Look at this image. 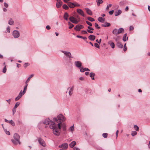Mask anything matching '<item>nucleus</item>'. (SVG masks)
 I'll list each match as a JSON object with an SVG mask.
<instances>
[{
    "label": "nucleus",
    "instance_id": "obj_28",
    "mask_svg": "<svg viewBox=\"0 0 150 150\" xmlns=\"http://www.w3.org/2000/svg\"><path fill=\"white\" fill-rule=\"evenodd\" d=\"M127 39L128 37H127V34L126 33L124 35L122 40L125 42L127 40Z\"/></svg>",
    "mask_w": 150,
    "mask_h": 150
},
{
    "label": "nucleus",
    "instance_id": "obj_20",
    "mask_svg": "<svg viewBox=\"0 0 150 150\" xmlns=\"http://www.w3.org/2000/svg\"><path fill=\"white\" fill-rule=\"evenodd\" d=\"M89 39L91 40H94L95 39V36L94 35H91L88 36Z\"/></svg>",
    "mask_w": 150,
    "mask_h": 150
},
{
    "label": "nucleus",
    "instance_id": "obj_19",
    "mask_svg": "<svg viewBox=\"0 0 150 150\" xmlns=\"http://www.w3.org/2000/svg\"><path fill=\"white\" fill-rule=\"evenodd\" d=\"M122 13V11L120 10H118L117 11H115V16H117Z\"/></svg>",
    "mask_w": 150,
    "mask_h": 150
},
{
    "label": "nucleus",
    "instance_id": "obj_58",
    "mask_svg": "<svg viewBox=\"0 0 150 150\" xmlns=\"http://www.w3.org/2000/svg\"><path fill=\"white\" fill-rule=\"evenodd\" d=\"M88 29H89L91 30V31L93 30H94V29L93 28L90 27L89 26H88Z\"/></svg>",
    "mask_w": 150,
    "mask_h": 150
},
{
    "label": "nucleus",
    "instance_id": "obj_13",
    "mask_svg": "<svg viewBox=\"0 0 150 150\" xmlns=\"http://www.w3.org/2000/svg\"><path fill=\"white\" fill-rule=\"evenodd\" d=\"M62 2L60 0H57L56 6L57 8H59L62 5Z\"/></svg>",
    "mask_w": 150,
    "mask_h": 150
},
{
    "label": "nucleus",
    "instance_id": "obj_43",
    "mask_svg": "<svg viewBox=\"0 0 150 150\" xmlns=\"http://www.w3.org/2000/svg\"><path fill=\"white\" fill-rule=\"evenodd\" d=\"M134 128L135 130L137 131H138L139 130V127L136 125L134 126Z\"/></svg>",
    "mask_w": 150,
    "mask_h": 150
},
{
    "label": "nucleus",
    "instance_id": "obj_22",
    "mask_svg": "<svg viewBox=\"0 0 150 150\" xmlns=\"http://www.w3.org/2000/svg\"><path fill=\"white\" fill-rule=\"evenodd\" d=\"M117 46L120 48H122L123 47V45L122 44V43L119 42H117Z\"/></svg>",
    "mask_w": 150,
    "mask_h": 150
},
{
    "label": "nucleus",
    "instance_id": "obj_33",
    "mask_svg": "<svg viewBox=\"0 0 150 150\" xmlns=\"http://www.w3.org/2000/svg\"><path fill=\"white\" fill-rule=\"evenodd\" d=\"M68 25H69V29H71L74 26V25H73L70 22H68Z\"/></svg>",
    "mask_w": 150,
    "mask_h": 150
},
{
    "label": "nucleus",
    "instance_id": "obj_49",
    "mask_svg": "<svg viewBox=\"0 0 150 150\" xmlns=\"http://www.w3.org/2000/svg\"><path fill=\"white\" fill-rule=\"evenodd\" d=\"M12 111L13 112V115L16 112V108H13L12 109Z\"/></svg>",
    "mask_w": 150,
    "mask_h": 150
},
{
    "label": "nucleus",
    "instance_id": "obj_15",
    "mask_svg": "<svg viewBox=\"0 0 150 150\" xmlns=\"http://www.w3.org/2000/svg\"><path fill=\"white\" fill-rule=\"evenodd\" d=\"M22 91H20V93H19L18 96L15 98V100L16 101L19 100L22 97Z\"/></svg>",
    "mask_w": 150,
    "mask_h": 150
},
{
    "label": "nucleus",
    "instance_id": "obj_59",
    "mask_svg": "<svg viewBox=\"0 0 150 150\" xmlns=\"http://www.w3.org/2000/svg\"><path fill=\"white\" fill-rule=\"evenodd\" d=\"M114 12V10H112L111 11H110L109 12V14H110V15H112L113 14V13Z\"/></svg>",
    "mask_w": 150,
    "mask_h": 150
},
{
    "label": "nucleus",
    "instance_id": "obj_63",
    "mask_svg": "<svg viewBox=\"0 0 150 150\" xmlns=\"http://www.w3.org/2000/svg\"><path fill=\"white\" fill-rule=\"evenodd\" d=\"M79 79L81 81H83L84 80V78L83 77H80L79 78Z\"/></svg>",
    "mask_w": 150,
    "mask_h": 150
},
{
    "label": "nucleus",
    "instance_id": "obj_45",
    "mask_svg": "<svg viewBox=\"0 0 150 150\" xmlns=\"http://www.w3.org/2000/svg\"><path fill=\"white\" fill-rule=\"evenodd\" d=\"M94 45L95 47H97L98 48H100V46H99V45L97 43H94Z\"/></svg>",
    "mask_w": 150,
    "mask_h": 150
},
{
    "label": "nucleus",
    "instance_id": "obj_52",
    "mask_svg": "<svg viewBox=\"0 0 150 150\" xmlns=\"http://www.w3.org/2000/svg\"><path fill=\"white\" fill-rule=\"evenodd\" d=\"M81 33L82 34H85L87 33V32L85 30H82L81 32Z\"/></svg>",
    "mask_w": 150,
    "mask_h": 150
},
{
    "label": "nucleus",
    "instance_id": "obj_1",
    "mask_svg": "<svg viewBox=\"0 0 150 150\" xmlns=\"http://www.w3.org/2000/svg\"><path fill=\"white\" fill-rule=\"evenodd\" d=\"M50 128L52 129V132L54 135L57 136L59 135L61 128L60 123H58L57 125L55 123H52V124L50 125Z\"/></svg>",
    "mask_w": 150,
    "mask_h": 150
},
{
    "label": "nucleus",
    "instance_id": "obj_25",
    "mask_svg": "<svg viewBox=\"0 0 150 150\" xmlns=\"http://www.w3.org/2000/svg\"><path fill=\"white\" fill-rule=\"evenodd\" d=\"M8 23L10 25L13 24L14 21L11 18H10L8 22Z\"/></svg>",
    "mask_w": 150,
    "mask_h": 150
},
{
    "label": "nucleus",
    "instance_id": "obj_53",
    "mask_svg": "<svg viewBox=\"0 0 150 150\" xmlns=\"http://www.w3.org/2000/svg\"><path fill=\"white\" fill-rule=\"evenodd\" d=\"M4 6L6 8H7L8 6V4L6 2L4 3Z\"/></svg>",
    "mask_w": 150,
    "mask_h": 150
},
{
    "label": "nucleus",
    "instance_id": "obj_41",
    "mask_svg": "<svg viewBox=\"0 0 150 150\" xmlns=\"http://www.w3.org/2000/svg\"><path fill=\"white\" fill-rule=\"evenodd\" d=\"M137 134V132L136 131H133L132 132L131 135L132 136H134Z\"/></svg>",
    "mask_w": 150,
    "mask_h": 150
},
{
    "label": "nucleus",
    "instance_id": "obj_11",
    "mask_svg": "<svg viewBox=\"0 0 150 150\" xmlns=\"http://www.w3.org/2000/svg\"><path fill=\"white\" fill-rule=\"evenodd\" d=\"M83 26L82 25H77L74 27V29L76 31H79L81 29L83 28Z\"/></svg>",
    "mask_w": 150,
    "mask_h": 150
},
{
    "label": "nucleus",
    "instance_id": "obj_40",
    "mask_svg": "<svg viewBox=\"0 0 150 150\" xmlns=\"http://www.w3.org/2000/svg\"><path fill=\"white\" fill-rule=\"evenodd\" d=\"M95 73H94L91 72L90 74L89 75L90 76L91 78L94 77L95 76Z\"/></svg>",
    "mask_w": 150,
    "mask_h": 150
},
{
    "label": "nucleus",
    "instance_id": "obj_54",
    "mask_svg": "<svg viewBox=\"0 0 150 150\" xmlns=\"http://www.w3.org/2000/svg\"><path fill=\"white\" fill-rule=\"evenodd\" d=\"M87 32L89 33H93V32L91 30L89 29H87Z\"/></svg>",
    "mask_w": 150,
    "mask_h": 150
},
{
    "label": "nucleus",
    "instance_id": "obj_51",
    "mask_svg": "<svg viewBox=\"0 0 150 150\" xmlns=\"http://www.w3.org/2000/svg\"><path fill=\"white\" fill-rule=\"evenodd\" d=\"M95 27L98 29H99L100 28V27L98 26V25L96 23H95Z\"/></svg>",
    "mask_w": 150,
    "mask_h": 150
},
{
    "label": "nucleus",
    "instance_id": "obj_18",
    "mask_svg": "<svg viewBox=\"0 0 150 150\" xmlns=\"http://www.w3.org/2000/svg\"><path fill=\"white\" fill-rule=\"evenodd\" d=\"M76 145V142L75 141H72L69 144V146L71 148H73Z\"/></svg>",
    "mask_w": 150,
    "mask_h": 150
},
{
    "label": "nucleus",
    "instance_id": "obj_12",
    "mask_svg": "<svg viewBox=\"0 0 150 150\" xmlns=\"http://www.w3.org/2000/svg\"><path fill=\"white\" fill-rule=\"evenodd\" d=\"M68 146V144L67 143H65L62 144L61 145H59V147L60 148H62L64 149H66L67 148Z\"/></svg>",
    "mask_w": 150,
    "mask_h": 150
},
{
    "label": "nucleus",
    "instance_id": "obj_30",
    "mask_svg": "<svg viewBox=\"0 0 150 150\" xmlns=\"http://www.w3.org/2000/svg\"><path fill=\"white\" fill-rule=\"evenodd\" d=\"M98 20L100 22L103 23L104 21V19L101 17H99L98 18Z\"/></svg>",
    "mask_w": 150,
    "mask_h": 150
},
{
    "label": "nucleus",
    "instance_id": "obj_4",
    "mask_svg": "<svg viewBox=\"0 0 150 150\" xmlns=\"http://www.w3.org/2000/svg\"><path fill=\"white\" fill-rule=\"evenodd\" d=\"M124 31V30L122 28H120L118 30L115 28L112 31V33L114 34L117 35L118 34L121 33Z\"/></svg>",
    "mask_w": 150,
    "mask_h": 150
},
{
    "label": "nucleus",
    "instance_id": "obj_6",
    "mask_svg": "<svg viewBox=\"0 0 150 150\" xmlns=\"http://www.w3.org/2000/svg\"><path fill=\"white\" fill-rule=\"evenodd\" d=\"M38 140L39 144L42 146L45 147L46 146V144L45 141L40 138H38Z\"/></svg>",
    "mask_w": 150,
    "mask_h": 150
},
{
    "label": "nucleus",
    "instance_id": "obj_47",
    "mask_svg": "<svg viewBox=\"0 0 150 150\" xmlns=\"http://www.w3.org/2000/svg\"><path fill=\"white\" fill-rule=\"evenodd\" d=\"M86 23L87 24H88V25H89V26H91L92 25V23H90V22H89L88 21H86Z\"/></svg>",
    "mask_w": 150,
    "mask_h": 150
},
{
    "label": "nucleus",
    "instance_id": "obj_60",
    "mask_svg": "<svg viewBox=\"0 0 150 150\" xmlns=\"http://www.w3.org/2000/svg\"><path fill=\"white\" fill-rule=\"evenodd\" d=\"M73 149L74 150H80L79 149L78 147H75Z\"/></svg>",
    "mask_w": 150,
    "mask_h": 150
},
{
    "label": "nucleus",
    "instance_id": "obj_31",
    "mask_svg": "<svg viewBox=\"0 0 150 150\" xmlns=\"http://www.w3.org/2000/svg\"><path fill=\"white\" fill-rule=\"evenodd\" d=\"M62 129L64 132H66V125L65 124L62 125Z\"/></svg>",
    "mask_w": 150,
    "mask_h": 150
},
{
    "label": "nucleus",
    "instance_id": "obj_35",
    "mask_svg": "<svg viewBox=\"0 0 150 150\" xmlns=\"http://www.w3.org/2000/svg\"><path fill=\"white\" fill-rule=\"evenodd\" d=\"M4 132H5V133L7 135H10V132L8 131H7L6 129H5L4 128Z\"/></svg>",
    "mask_w": 150,
    "mask_h": 150
},
{
    "label": "nucleus",
    "instance_id": "obj_39",
    "mask_svg": "<svg viewBox=\"0 0 150 150\" xmlns=\"http://www.w3.org/2000/svg\"><path fill=\"white\" fill-rule=\"evenodd\" d=\"M85 68L83 67H80V71L81 72H84L85 71V70L84 69Z\"/></svg>",
    "mask_w": 150,
    "mask_h": 150
},
{
    "label": "nucleus",
    "instance_id": "obj_32",
    "mask_svg": "<svg viewBox=\"0 0 150 150\" xmlns=\"http://www.w3.org/2000/svg\"><path fill=\"white\" fill-rule=\"evenodd\" d=\"M9 123L13 126H15V123L12 120L9 121Z\"/></svg>",
    "mask_w": 150,
    "mask_h": 150
},
{
    "label": "nucleus",
    "instance_id": "obj_26",
    "mask_svg": "<svg viewBox=\"0 0 150 150\" xmlns=\"http://www.w3.org/2000/svg\"><path fill=\"white\" fill-rule=\"evenodd\" d=\"M96 2L98 6H99L103 2L102 0H96Z\"/></svg>",
    "mask_w": 150,
    "mask_h": 150
},
{
    "label": "nucleus",
    "instance_id": "obj_7",
    "mask_svg": "<svg viewBox=\"0 0 150 150\" xmlns=\"http://www.w3.org/2000/svg\"><path fill=\"white\" fill-rule=\"evenodd\" d=\"M52 123H54V122L53 121H50V120L49 118L46 119L43 122V123L44 124L48 125L50 128V125H51V124H52Z\"/></svg>",
    "mask_w": 150,
    "mask_h": 150
},
{
    "label": "nucleus",
    "instance_id": "obj_14",
    "mask_svg": "<svg viewBox=\"0 0 150 150\" xmlns=\"http://www.w3.org/2000/svg\"><path fill=\"white\" fill-rule=\"evenodd\" d=\"M74 87L72 86L71 88L69 87L67 89V90H69V93L70 96H71L73 93V91L74 90Z\"/></svg>",
    "mask_w": 150,
    "mask_h": 150
},
{
    "label": "nucleus",
    "instance_id": "obj_23",
    "mask_svg": "<svg viewBox=\"0 0 150 150\" xmlns=\"http://www.w3.org/2000/svg\"><path fill=\"white\" fill-rule=\"evenodd\" d=\"M34 76V74H32L30 75L29 77L27 79V80L25 81V83L27 84L30 81V79Z\"/></svg>",
    "mask_w": 150,
    "mask_h": 150
},
{
    "label": "nucleus",
    "instance_id": "obj_37",
    "mask_svg": "<svg viewBox=\"0 0 150 150\" xmlns=\"http://www.w3.org/2000/svg\"><path fill=\"white\" fill-rule=\"evenodd\" d=\"M28 85L27 84H26L25 85V86L24 88V90L23 91V94H24V93H25V91L27 89V86H28Z\"/></svg>",
    "mask_w": 150,
    "mask_h": 150
},
{
    "label": "nucleus",
    "instance_id": "obj_34",
    "mask_svg": "<svg viewBox=\"0 0 150 150\" xmlns=\"http://www.w3.org/2000/svg\"><path fill=\"white\" fill-rule=\"evenodd\" d=\"M20 104V103L19 102H17L15 104L14 108L16 109L18 106Z\"/></svg>",
    "mask_w": 150,
    "mask_h": 150
},
{
    "label": "nucleus",
    "instance_id": "obj_61",
    "mask_svg": "<svg viewBox=\"0 0 150 150\" xmlns=\"http://www.w3.org/2000/svg\"><path fill=\"white\" fill-rule=\"evenodd\" d=\"M28 63H25L24 66V67H25V68H26L27 67V66H28Z\"/></svg>",
    "mask_w": 150,
    "mask_h": 150
},
{
    "label": "nucleus",
    "instance_id": "obj_57",
    "mask_svg": "<svg viewBox=\"0 0 150 150\" xmlns=\"http://www.w3.org/2000/svg\"><path fill=\"white\" fill-rule=\"evenodd\" d=\"M74 4L75 5V6L78 7V6H80L79 4L77 3H74Z\"/></svg>",
    "mask_w": 150,
    "mask_h": 150
},
{
    "label": "nucleus",
    "instance_id": "obj_56",
    "mask_svg": "<svg viewBox=\"0 0 150 150\" xmlns=\"http://www.w3.org/2000/svg\"><path fill=\"white\" fill-rule=\"evenodd\" d=\"M10 28L9 26L7 28V30L8 33L10 32Z\"/></svg>",
    "mask_w": 150,
    "mask_h": 150
},
{
    "label": "nucleus",
    "instance_id": "obj_3",
    "mask_svg": "<svg viewBox=\"0 0 150 150\" xmlns=\"http://www.w3.org/2000/svg\"><path fill=\"white\" fill-rule=\"evenodd\" d=\"M66 118L64 117L62 114H59L57 117V118H54L53 120L54 121H56L58 122H60L59 123L61 124V122H64Z\"/></svg>",
    "mask_w": 150,
    "mask_h": 150
},
{
    "label": "nucleus",
    "instance_id": "obj_46",
    "mask_svg": "<svg viewBox=\"0 0 150 150\" xmlns=\"http://www.w3.org/2000/svg\"><path fill=\"white\" fill-rule=\"evenodd\" d=\"M125 1H120V5L122 6L124 5L125 4Z\"/></svg>",
    "mask_w": 150,
    "mask_h": 150
},
{
    "label": "nucleus",
    "instance_id": "obj_10",
    "mask_svg": "<svg viewBox=\"0 0 150 150\" xmlns=\"http://www.w3.org/2000/svg\"><path fill=\"white\" fill-rule=\"evenodd\" d=\"M74 64L77 67L80 68L82 66V63L79 61H76Z\"/></svg>",
    "mask_w": 150,
    "mask_h": 150
},
{
    "label": "nucleus",
    "instance_id": "obj_5",
    "mask_svg": "<svg viewBox=\"0 0 150 150\" xmlns=\"http://www.w3.org/2000/svg\"><path fill=\"white\" fill-rule=\"evenodd\" d=\"M12 35L14 38H17L20 36V33L18 31L14 30L13 32Z\"/></svg>",
    "mask_w": 150,
    "mask_h": 150
},
{
    "label": "nucleus",
    "instance_id": "obj_36",
    "mask_svg": "<svg viewBox=\"0 0 150 150\" xmlns=\"http://www.w3.org/2000/svg\"><path fill=\"white\" fill-rule=\"evenodd\" d=\"M62 7L64 9L66 10L68 9L69 8V7L66 4L63 5Z\"/></svg>",
    "mask_w": 150,
    "mask_h": 150
},
{
    "label": "nucleus",
    "instance_id": "obj_9",
    "mask_svg": "<svg viewBox=\"0 0 150 150\" xmlns=\"http://www.w3.org/2000/svg\"><path fill=\"white\" fill-rule=\"evenodd\" d=\"M61 52L62 53H64L67 57L69 58L70 59L71 58V54L70 52L63 50L61 51Z\"/></svg>",
    "mask_w": 150,
    "mask_h": 150
},
{
    "label": "nucleus",
    "instance_id": "obj_38",
    "mask_svg": "<svg viewBox=\"0 0 150 150\" xmlns=\"http://www.w3.org/2000/svg\"><path fill=\"white\" fill-rule=\"evenodd\" d=\"M87 19L88 20L91 22H93L95 21V20L93 18L91 17H88Z\"/></svg>",
    "mask_w": 150,
    "mask_h": 150
},
{
    "label": "nucleus",
    "instance_id": "obj_27",
    "mask_svg": "<svg viewBox=\"0 0 150 150\" xmlns=\"http://www.w3.org/2000/svg\"><path fill=\"white\" fill-rule=\"evenodd\" d=\"M110 25V24L107 22L105 23V24H103L101 25V26L103 27H109Z\"/></svg>",
    "mask_w": 150,
    "mask_h": 150
},
{
    "label": "nucleus",
    "instance_id": "obj_48",
    "mask_svg": "<svg viewBox=\"0 0 150 150\" xmlns=\"http://www.w3.org/2000/svg\"><path fill=\"white\" fill-rule=\"evenodd\" d=\"M6 66H5L4 67V68L3 69V72L4 73H5L6 72Z\"/></svg>",
    "mask_w": 150,
    "mask_h": 150
},
{
    "label": "nucleus",
    "instance_id": "obj_44",
    "mask_svg": "<svg viewBox=\"0 0 150 150\" xmlns=\"http://www.w3.org/2000/svg\"><path fill=\"white\" fill-rule=\"evenodd\" d=\"M108 134L107 133H103L102 134L103 136L105 138H107L108 136Z\"/></svg>",
    "mask_w": 150,
    "mask_h": 150
},
{
    "label": "nucleus",
    "instance_id": "obj_17",
    "mask_svg": "<svg viewBox=\"0 0 150 150\" xmlns=\"http://www.w3.org/2000/svg\"><path fill=\"white\" fill-rule=\"evenodd\" d=\"M77 11L79 14L81 15L82 16H84L83 12L81 9H77Z\"/></svg>",
    "mask_w": 150,
    "mask_h": 150
},
{
    "label": "nucleus",
    "instance_id": "obj_2",
    "mask_svg": "<svg viewBox=\"0 0 150 150\" xmlns=\"http://www.w3.org/2000/svg\"><path fill=\"white\" fill-rule=\"evenodd\" d=\"M13 138L14 139H11V141L14 144L16 145L18 144H20V142L19 140L20 137L17 134L15 133L14 134Z\"/></svg>",
    "mask_w": 150,
    "mask_h": 150
},
{
    "label": "nucleus",
    "instance_id": "obj_55",
    "mask_svg": "<svg viewBox=\"0 0 150 150\" xmlns=\"http://www.w3.org/2000/svg\"><path fill=\"white\" fill-rule=\"evenodd\" d=\"M134 29V27L132 26H130L129 27V30L130 31Z\"/></svg>",
    "mask_w": 150,
    "mask_h": 150
},
{
    "label": "nucleus",
    "instance_id": "obj_21",
    "mask_svg": "<svg viewBox=\"0 0 150 150\" xmlns=\"http://www.w3.org/2000/svg\"><path fill=\"white\" fill-rule=\"evenodd\" d=\"M85 9L88 14L90 15H91L92 14V12L90 9L88 8H86Z\"/></svg>",
    "mask_w": 150,
    "mask_h": 150
},
{
    "label": "nucleus",
    "instance_id": "obj_64",
    "mask_svg": "<svg viewBox=\"0 0 150 150\" xmlns=\"http://www.w3.org/2000/svg\"><path fill=\"white\" fill-rule=\"evenodd\" d=\"M46 28L47 30H49V29H50V27L49 25H47L46 26Z\"/></svg>",
    "mask_w": 150,
    "mask_h": 150
},
{
    "label": "nucleus",
    "instance_id": "obj_42",
    "mask_svg": "<svg viewBox=\"0 0 150 150\" xmlns=\"http://www.w3.org/2000/svg\"><path fill=\"white\" fill-rule=\"evenodd\" d=\"M69 17V15L68 13L67 12H65L64 14V18H68Z\"/></svg>",
    "mask_w": 150,
    "mask_h": 150
},
{
    "label": "nucleus",
    "instance_id": "obj_8",
    "mask_svg": "<svg viewBox=\"0 0 150 150\" xmlns=\"http://www.w3.org/2000/svg\"><path fill=\"white\" fill-rule=\"evenodd\" d=\"M69 20L72 23L75 24L78 23L79 21L77 19L73 16H71L69 18Z\"/></svg>",
    "mask_w": 150,
    "mask_h": 150
},
{
    "label": "nucleus",
    "instance_id": "obj_24",
    "mask_svg": "<svg viewBox=\"0 0 150 150\" xmlns=\"http://www.w3.org/2000/svg\"><path fill=\"white\" fill-rule=\"evenodd\" d=\"M108 43L110 44L112 48H114L115 47V44L113 42H112L111 41H110L108 42Z\"/></svg>",
    "mask_w": 150,
    "mask_h": 150
},
{
    "label": "nucleus",
    "instance_id": "obj_62",
    "mask_svg": "<svg viewBox=\"0 0 150 150\" xmlns=\"http://www.w3.org/2000/svg\"><path fill=\"white\" fill-rule=\"evenodd\" d=\"M101 39H100L98 41V40H96V41L98 43H99V44H100L101 42Z\"/></svg>",
    "mask_w": 150,
    "mask_h": 150
},
{
    "label": "nucleus",
    "instance_id": "obj_16",
    "mask_svg": "<svg viewBox=\"0 0 150 150\" xmlns=\"http://www.w3.org/2000/svg\"><path fill=\"white\" fill-rule=\"evenodd\" d=\"M67 5L70 8H73L75 7L74 3H73L70 2H69L67 3Z\"/></svg>",
    "mask_w": 150,
    "mask_h": 150
},
{
    "label": "nucleus",
    "instance_id": "obj_50",
    "mask_svg": "<svg viewBox=\"0 0 150 150\" xmlns=\"http://www.w3.org/2000/svg\"><path fill=\"white\" fill-rule=\"evenodd\" d=\"M112 6V4H109L108 5V6H107V7H106V9L107 10H108L109 8V7H111V6Z\"/></svg>",
    "mask_w": 150,
    "mask_h": 150
},
{
    "label": "nucleus",
    "instance_id": "obj_29",
    "mask_svg": "<svg viewBox=\"0 0 150 150\" xmlns=\"http://www.w3.org/2000/svg\"><path fill=\"white\" fill-rule=\"evenodd\" d=\"M74 125H73L72 126H71L69 128V129L68 130L69 131L71 132H73L74 130Z\"/></svg>",
    "mask_w": 150,
    "mask_h": 150
}]
</instances>
